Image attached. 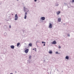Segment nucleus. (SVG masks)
Segmentation results:
<instances>
[{
  "mask_svg": "<svg viewBox=\"0 0 74 74\" xmlns=\"http://www.w3.org/2000/svg\"><path fill=\"white\" fill-rule=\"evenodd\" d=\"M18 15H17V14H16L15 15V18L14 19V20H15V21H16V20H18Z\"/></svg>",
  "mask_w": 74,
  "mask_h": 74,
  "instance_id": "nucleus-1",
  "label": "nucleus"
},
{
  "mask_svg": "<svg viewBox=\"0 0 74 74\" xmlns=\"http://www.w3.org/2000/svg\"><path fill=\"white\" fill-rule=\"evenodd\" d=\"M27 12H25V16L24 17V19H26V18H27Z\"/></svg>",
  "mask_w": 74,
  "mask_h": 74,
  "instance_id": "nucleus-2",
  "label": "nucleus"
},
{
  "mask_svg": "<svg viewBox=\"0 0 74 74\" xmlns=\"http://www.w3.org/2000/svg\"><path fill=\"white\" fill-rule=\"evenodd\" d=\"M49 27L50 28H51L52 27V24H51V23H49Z\"/></svg>",
  "mask_w": 74,
  "mask_h": 74,
  "instance_id": "nucleus-3",
  "label": "nucleus"
},
{
  "mask_svg": "<svg viewBox=\"0 0 74 74\" xmlns=\"http://www.w3.org/2000/svg\"><path fill=\"white\" fill-rule=\"evenodd\" d=\"M29 52V49H26L25 51V52L26 53H28V52Z\"/></svg>",
  "mask_w": 74,
  "mask_h": 74,
  "instance_id": "nucleus-4",
  "label": "nucleus"
},
{
  "mask_svg": "<svg viewBox=\"0 0 74 74\" xmlns=\"http://www.w3.org/2000/svg\"><path fill=\"white\" fill-rule=\"evenodd\" d=\"M56 44V42L55 40L53 41V42H52V44Z\"/></svg>",
  "mask_w": 74,
  "mask_h": 74,
  "instance_id": "nucleus-5",
  "label": "nucleus"
},
{
  "mask_svg": "<svg viewBox=\"0 0 74 74\" xmlns=\"http://www.w3.org/2000/svg\"><path fill=\"white\" fill-rule=\"evenodd\" d=\"M58 21L59 22H61V18H59L58 19Z\"/></svg>",
  "mask_w": 74,
  "mask_h": 74,
  "instance_id": "nucleus-6",
  "label": "nucleus"
},
{
  "mask_svg": "<svg viewBox=\"0 0 74 74\" xmlns=\"http://www.w3.org/2000/svg\"><path fill=\"white\" fill-rule=\"evenodd\" d=\"M41 19V20H45V17H42L41 18H40Z\"/></svg>",
  "mask_w": 74,
  "mask_h": 74,
  "instance_id": "nucleus-7",
  "label": "nucleus"
},
{
  "mask_svg": "<svg viewBox=\"0 0 74 74\" xmlns=\"http://www.w3.org/2000/svg\"><path fill=\"white\" fill-rule=\"evenodd\" d=\"M10 47L12 49H14V45L11 46Z\"/></svg>",
  "mask_w": 74,
  "mask_h": 74,
  "instance_id": "nucleus-8",
  "label": "nucleus"
},
{
  "mask_svg": "<svg viewBox=\"0 0 74 74\" xmlns=\"http://www.w3.org/2000/svg\"><path fill=\"white\" fill-rule=\"evenodd\" d=\"M56 13L57 14V15H59L60 13V12L59 11H58V12H56Z\"/></svg>",
  "mask_w": 74,
  "mask_h": 74,
  "instance_id": "nucleus-9",
  "label": "nucleus"
},
{
  "mask_svg": "<svg viewBox=\"0 0 74 74\" xmlns=\"http://www.w3.org/2000/svg\"><path fill=\"white\" fill-rule=\"evenodd\" d=\"M26 9H27V8H25V7H24V11L25 12L26 11Z\"/></svg>",
  "mask_w": 74,
  "mask_h": 74,
  "instance_id": "nucleus-10",
  "label": "nucleus"
},
{
  "mask_svg": "<svg viewBox=\"0 0 74 74\" xmlns=\"http://www.w3.org/2000/svg\"><path fill=\"white\" fill-rule=\"evenodd\" d=\"M49 53H50V54H51V53H52V51H50L49 52Z\"/></svg>",
  "mask_w": 74,
  "mask_h": 74,
  "instance_id": "nucleus-11",
  "label": "nucleus"
},
{
  "mask_svg": "<svg viewBox=\"0 0 74 74\" xmlns=\"http://www.w3.org/2000/svg\"><path fill=\"white\" fill-rule=\"evenodd\" d=\"M29 47H32V44L31 43H30L29 44Z\"/></svg>",
  "mask_w": 74,
  "mask_h": 74,
  "instance_id": "nucleus-12",
  "label": "nucleus"
},
{
  "mask_svg": "<svg viewBox=\"0 0 74 74\" xmlns=\"http://www.w3.org/2000/svg\"><path fill=\"white\" fill-rule=\"evenodd\" d=\"M65 58L66 59L68 60V59H69V57H68V56H66Z\"/></svg>",
  "mask_w": 74,
  "mask_h": 74,
  "instance_id": "nucleus-13",
  "label": "nucleus"
},
{
  "mask_svg": "<svg viewBox=\"0 0 74 74\" xmlns=\"http://www.w3.org/2000/svg\"><path fill=\"white\" fill-rule=\"evenodd\" d=\"M20 45V43H18L17 44V47H18Z\"/></svg>",
  "mask_w": 74,
  "mask_h": 74,
  "instance_id": "nucleus-14",
  "label": "nucleus"
},
{
  "mask_svg": "<svg viewBox=\"0 0 74 74\" xmlns=\"http://www.w3.org/2000/svg\"><path fill=\"white\" fill-rule=\"evenodd\" d=\"M32 58V56H30L29 57V59H30Z\"/></svg>",
  "mask_w": 74,
  "mask_h": 74,
  "instance_id": "nucleus-15",
  "label": "nucleus"
},
{
  "mask_svg": "<svg viewBox=\"0 0 74 74\" xmlns=\"http://www.w3.org/2000/svg\"><path fill=\"white\" fill-rule=\"evenodd\" d=\"M42 44H45V42H42Z\"/></svg>",
  "mask_w": 74,
  "mask_h": 74,
  "instance_id": "nucleus-16",
  "label": "nucleus"
},
{
  "mask_svg": "<svg viewBox=\"0 0 74 74\" xmlns=\"http://www.w3.org/2000/svg\"><path fill=\"white\" fill-rule=\"evenodd\" d=\"M58 48H59V49H60V48H61V47H60V46H59L58 47Z\"/></svg>",
  "mask_w": 74,
  "mask_h": 74,
  "instance_id": "nucleus-17",
  "label": "nucleus"
},
{
  "mask_svg": "<svg viewBox=\"0 0 74 74\" xmlns=\"http://www.w3.org/2000/svg\"><path fill=\"white\" fill-rule=\"evenodd\" d=\"M34 49H35V51H36V49H33V50H34Z\"/></svg>",
  "mask_w": 74,
  "mask_h": 74,
  "instance_id": "nucleus-18",
  "label": "nucleus"
},
{
  "mask_svg": "<svg viewBox=\"0 0 74 74\" xmlns=\"http://www.w3.org/2000/svg\"><path fill=\"white\" fill-rule=\"evenodd\" d=\"M56 54H58V51H56Z\"/></svg>",
  "mask_w": 74,
  "mask_h": 74,
  "instance_id": "nucleus-19",
  "label": "nucleus"
},
{
  "mask_svg": "<svg viewBox=\"0 0 74 74\" xmlns=\"http://www.w3.org/2000/svg\"><path fill=\"white\" fill-rule=\"evenodd\" d=\"M72 2L73 3H74V0H72Z\"/></svg>",
  "mask_w": 74,
  "mask_h": 74,
  "instance_id": "nucleus-20",
  "label": "nucleus"
},
{
  "mask_svg": "<svg viewBox=\"0 0 74 74\" xmlns=\"http://www.w3.org/2000/svg\"><path fill=\"white\" fill-rule=\"evenodd\" d=\"M9 27L10 28H11V25H9Z\"/></svg>",
  "mask_w": 74,
  "mask_h": 74,
  "instance_id": "nucleus-21",
  "label": "nucleus"
},
{
  "mask_svg": "<svg viewBox=\"0 0 74 74\" xmlns=\"http://www.w3.org/2000/svg\"><path fill=\"white\" fill-rule=\"evenodd\" d=\"M37 1V0H34V1L35 2H36Z\"/></svg>",
  "mask_w": 74,
  "mask_h": 74,
  "instance_id": "nucleus-22",
  "label": "nucleus"
},
{
  "mask_svg": "<svg viewBox=\"0 0 74 74\" xmlns=\"http://www.w3.org/2000/svg\"><path fill=\"white\" fill-rule=\"evenodd\" d=\"M45 44H44L43 45V46H45Z\"/></svg>",
  "mask_w": 74,
  "mask_h": 74,
  "instance_id": "nucleus-23",
  "label": "nucleus"
},
{
  "mask_svg": "<svg viewBox=\"0 0 74 74\" xmlns=\"http://www.w3.org/2000/svg\"><path fill=\"white\" fill-rule=\"evenodd\" d=\"M10 74H13L12 73H10Z\"/></svg>",
  "mask_w": 74,
  "mask_h": 74,
  "instance_id": "nucleus-24",
  "label": "nucleus"
},
{
  "mask_svg": "<svg viewBox=\"0 0 74 74\" xmlns=\"http://www.w3.org/2000/svg\"><path fill=\"white\" fill-rule=\"evenodd\" d=\"M28 11H27V12H28Z\"/></svg>",
  "mask_w": 74,
  "mask_h": 74,
  "instance_id": "nucleus-25",
  "label": "nucleus"
},
{
  "mask_svg": "<svg viewBox=\"0 0 74 74\" xmlns=\"http://www.w3.org/2000/svg\"><path fill=\"white\" fill-rule=\"evenodd\" d=\"M69 36H70V35H69Z\"/></svg>",
  "mask_w": 74,
  "mask_h": 74,
  "instance_id": "nucleus-26",
  "label": "nucleus"
},
{
  "mask_svg": "<svg viewBox=\"0 0 74 74\" xmlns=\"http://www.w3.org/2000/svg\"><path fill=\"white\" fill-rule=\"evenodd\" d=\"M17 0V1H18L19 0Z\"/></svg>",
  "mask_w": 74,
  "mask_h": 74,
  "instance_id": "nucleus-27",
  "label": "nucleus"
}]
</instances>
